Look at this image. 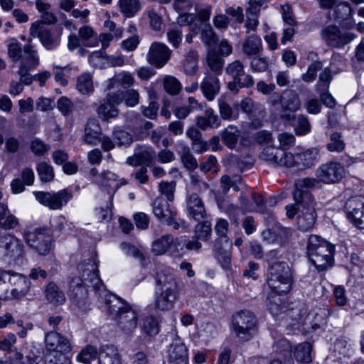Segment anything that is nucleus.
<instances>
[{
  "label": "nucleus",
  "mask_w": 364,
  "mask_h": 364,
  "mask_svg": "<svg viewBox=\"0 0 364 364\" xmlns=\"http://www.w3.org/2000/svg\"><path fill=\"white\" fill-rule=\"evenodd\" d=\"M98 355L97 350L92 346H87L82 349L80 353L77 355V359L78 361L85 364H89L91 360L97 358Z\"/></svg>",
  "instance_id": "bf43d9fd"
},
{
  "label": "nucleus",
  "mask_w": 364,
  "mask_h": 364,
  "mask_svg": "<svg viewBox=\"0 0 364 364\" xmlns=\"http://www.w3.org/2000/svg\"><path fill=\"white\" fill-rule=\"evenodd\" d=\"M176 189V183L173 181H161L159 185V192L166 196L168 201H173L174 199V191Z\"/></svg>",
  "instance_id": "338daca9"
},
{
  "label": "nucleus",
  "mask_w": 364,
  "mask_h": 364,
  "mask_svg": "<svg viewBox=\"0 0 364 364\" xmlns=\"http://www.w3.org/2000/svg\"><path fill=\"white\" fill-rule=\"evenodd\" d=\"M319 159V150L317 148H310L296 154L295 161L304 168L314 166Z\"/></svg>",
  "instance_id": "473e14b6"
},
{
  "label": "nucleus",
  "mask_w": 364,
  "mask_h": 364,
  "mask_svg": "<svg viewBox=\"0 0 364 364\" xmlns=\"http://www.w3.org/2000/svg\"><path fill=\"white\" fill-rule=\"evenodd\" d=\"M0 279L4 283L8 281L14 287L11 291L10 299H20L24 297L31 288V282L26 276L12 271L3 272L0 274Z\"/></svg>",
  "instance_id": "2eb2a0df"
},
{
  "label": "nucleus",
  "mask_w": 364,
  "mask_h": 364,
  "mask_svg": "<svg viewBox=\"0 0 364 364\" xmlns=\"http://www.w3.org/2000/svg\"><path fill=\"white\" fill-rule=\"evenodd\" d=\"M203 108L200 103L193 97H189L187 101L180 106H177L173 109L174 115L180 119H186L190 113L201 110Z\"/></svg>",
  "instance_id": "2f4dec72"
},
{
  "label": "nucleus",
  "mask_w": 364,
  "mask_h": 364,
  "mask_svg": "<svg viewBox=\"0 0 364 364\" xmlns=\"http://www.w3.org/2000/svg\"><path fill=\"white\" fill-rule=\"evenodd\" d=\"M220 80L215 75H207L200 85V89L208 101H213L220 91Z\"/></svg>",
  "instance_id": "c756f323"
},
{
  "label": "nucleus",
  "mask_w": 364,
  "mask_h": 364,
  "mask_svg": "<svg viewBox=\"0 0 364 364\" xmlns=\"http://www.w3.org/2000/svg\"><path fill=\"white\" fill-rule=\"evenodd\" d=\"M214 230L217 235V243H221L225 246L231 245V242L228 237L229 223L227 220L223 218H217Z\"/></svg>",
  "instance_id": "c9c22d12"
},
{
  "label": "nucleus",
  "mask_w": 364,
  "mask_h": 364,
  "mask_svg": "<svg viewBox=\"0 0 364 364\" xmlns=\"http://www.w3.org/2000/svg\"><path fill=\"white\" fill-rule=\"evenodd\" d=\"M168 354L171 363H188V349L179 338L174 339L169 345Z\"/></svg>",
  "instance_id": "bb28decb"
},
{
  "label": "nucleus",
  "mask_w": 364,
  "mask_h": 364,
  "mask_svg": "<svg viewBox=\"0 0 364 364\" xmlns=\"http://www.w3.org/2000/svg\"><path fill=\"white\" fill-rule=\"evenodd\" d=\"M97 269L95 259L85 260L77 266L81 277H75L70 282L68 295L73 303L83 311H87L90 306L88 289L92 288L96 291L104 289Z\"/></svg>",
  "instance_id": "f257e3e1"
},
{
  "label": "nucleus",
  "mask_w": 364,
  "mask_h": 364,
  "mask_svg": "<svg viewBox=\"0 0 364 364\" xmlns=\"http://www.w3.org/2000/svg\"><path fill=\"white\" fill-rule=\"evenodd\" d=\"M19 224L18 219L13 215L7 205H2L0 210V228L8 230L16 228Z\"/></svg>",
  "instance_id": "58836bf2"
},
{
  "label": "nucleus",
  "mask_w": 364,
  "mask_h": 364,
  "mask_svg": "<svg viewBox=\"0 0 364 364\" xmlns=\"http://www.w3.org/2000/svg\"><path fill=\"white\" fill-rule=\"evenodd\" d=\"M8 54L13 61L16 62L22 57L21 44L16 40L12 39L8 44Z\"/></svg>",
  "instance_id": "69168bd1"
},
{
  "label": "nucleus",
  "mask_w": 364,
  "mask_h": 364,
  "mask_svg": "<svg viewBox=\"0 0 364 364\" xmlns=\"http://www.w3.org/2000/svg\"><path fill=\"white\" fill-rule=\"evenodd\" d=\"M183 242L182 237L174 238L171 235H165L152 243V252L156 255H161L170 250L172 253L178 251V247Z\"/></svg>",
  "instance_id": "4be33fe9"
},
{
  "label": "nucleus",
  "mask_w": 364,
  "mask_h": 364,
  "mask_svg": "<svg viewBox=\"0 0 364 364\" xmlns=\"http://www.w3.org/2000/svg\"><path fill=\"white\" fill-rule=\"evenodd\" d=\"M260 158L262 160L286 167H291L295 164V156L291 153L272 146L263 149L260 154Z\"/></svg>",
  "instance_id": "6ab92c4d"
},
{
  "label": "nucleus",
  "mask_w": 364,
  "mask_h": 364,
  "mask_svg": "<svg viewBox=\"0 0 364 364\" xmlns=\"http://www.w3.org/2000/svg\"><path fill=\"white\" fill-rule=\"evenodd\" d=\"M279 100L282 111V118L288 122L291 121L292 116L287 112L294 113L300 109L301 101L298 94L294 90L284 91L282 96L274 94L270 98V103L272 105H275Z\"/></svg>",
  "instance_id": "ddd939ff"
},
{
  "label": "nucleus",
  "mask_w": 364,
  "mask_h": 364,
  "mask_svg": "<svg viewBox=\"0 0 364 364\" xmlns=\"http://www.w3.org/2000/svg\"><path fill=\"white\" fill-rule=\"evenodd\" d=\"M153 213L161 222L166 218H170L171 215H176V211L173 210L168 203L162 197H158L155 199L153 204Z\"/></svg>",
  "instance_id": "7c9ffc66"
},
{
  "label": "nucleus",
  "mask_w": 364,
  "mask_h": 364,
  "mask_svg": "<svg viewBox=\"0 0 364 364\" xmlns=\"http://www.w3.org/2000/svg\"><path fill=\"white\" fill-rule=\"evenodd\" d=\"M47 353L69 352L71 346L67 338L55 331H50L45 337Z\"/></svg>",
  "instance_id": "b1692460"
},
{
  "label": "nucleus",
  "mask_w": 364,
  "mask_h": 364,
  "mask_svg": "<svg viewBox=\"0 0 364 364\" xmlns=\"http://www.w3.org/2000/svg\"><path fill=\"white\" fill-rule=\"evenodd\" d=\"M328 85H318L316 91L319 94L320 100L326 107H333L336 105V100L328 92Z\"/></svg>",
  "instance_id": "13d9d810"
},
{
  "label": "nucleus",
  "mask_w": 364,
  "mask_h": 364,
  "mask_svg": "<svg viewBox=\"0 0 364 364\" xmlns=\"http://www.w3.org/2000/svg\"><path fill=\"white\" fill-rule=\"evenodd\" d=\"M97 184L102 191L107 192L109 194L110 205H112V199L114 193L120 187L118 176L109 171L101 172L96 180Z\"/></svg>",
  "instance_id": "393cba45"
},
{
  "label": "nucleus",
  "mask_w": 364,
  "mask_h": 364,
  "mask_svg": "<svg viewBox=\"0 0 364 364\" xmlns=\"http://www.w3.org/2000/svg\"><path fill=\"white\" fill-rule=\"evenodd\" d=\"M225 73L232 79L228 84V89L232 92H237L241 88H249L254 85L253 77L245 73V66L239 60H235L228 64Z\"/></svg>",
  "instance_id": "6e6552de"
},
{
  "label": "nucleus",
  "mask_w": 364,
  "mask_h": 364,
  "mask_svg": "<svg viewBox=\"0 0 364 364\" xmlns=\"http://www.w3.org/2000/svg\"><path fill=\"white\" fill-rule=\"evenodd\" d=\"M30 34L33 38H39L43 46L47 50H54L60 45V37L52 33L51 28L41 21L31 24Z\"/></svg>",
  "instance_id": "dca6fc26"
},
{
  "label": "nucleus",
  "mask_w": 364,
  "mask_h": 364,
  "mask_svg": "<svg viewBox=\"0 0 364 364\" xmlns=\"http://www.w3.org/2000/svg\"><path fill=\"white\" fill-rule=\"evenodd\" d=\"M78 37L86 47H95L98 46V40L95 37V31L89 26H84L78 31Z\"/></svg>",
  "instance_id": "37998d69"
},
{
  "label": "nucleus",
  "mask_w": 364,
  "mask_h": 364,
  "mask_svg": "<svg viewBox=\"0 0 364 364\" xmlns=\"http://www.w3.org/2000/svg\"><path fill=\"white\" fill-rule=\"evenodd\" d=\"M154 306L159 311H168L173 308L179 299L180 289L172 269L164 267L156 276Z\"/></svg>",
  "instance_id": "7ed1b4c3"
},
{
  "label": "nucleus",
  "mask_w": 364,
  "mask_h": 364,
  "mask_svg": "<svg viewBox=\"0 0 364 364\" xmlns=\"http://www.w3.org/2000/svg\"><path fill=\"white\" fill-rule=\"evenodd\" d=\"M178 151L181 154V161L186 168L193 170L197 168V161L191 153L190 148L188 146L181 145Z\"/></svg>",
  "instance_id": "de8ad7c7"
},
{
  "label": "nucleus",
  "mask_w": 364,
  "mask_h": 364,
  "mask_svg": "<svg viewBox=\"0 0 364 364\" xmlns=\"http://www.w3.org/2000/svg\"><path fill=\"white\" fill-rule=\"evenodd\" d=\"M316 185V180L314 178H304L295 182L293 197L294 200L301 203V209L297 217V225L301 231L311 230L316 220V202L309 191Z\"/></svg>",
  "instance_id": "f03ea898"
},
{
  "label": "nucleus",
  "mask_w": 364,
  "mask_h": 364,
  "mask_svg": "<svg viewBox=\"0 0 364 364\" xmlns=\"http://www.w3.org/2000/svg\"><path fill=\"white\" fill-rule=\"evenodd\" d=\"M77 90L83 95H91L95 91L92 76L89 73H83L80 75L76 81Z\"/></svg>",
  "instance_id": "f704fd0d"
},
{
  "label": "nucleus",
  "mask_w": 364,
  "mask_h": 364,
  "mask_svg": "<svg viewBox=\"0 0 364 364\" xmlns=\"http://www.w3.org/2000/svg\"><path fill=\"white\" fill-rule=\"evenodd\" d=\"M352 9L347 2H340L334 7L332 6L329 11V17L331 19L341 21L346 19L351 15Z\"/></svg>",
  "instance_id": "79ce46f5"
},
{
  "label": "nucleus",
  "mask_w": 364,
  "mask_h": 364,
  "mask_svg": "<svg viewBox=\"0 0 364 364\" xmlns=\"http://www.w3.org/2000/svg\"><path fill=\"white\" fill-rule=\"evenodd\" d=\"M24 238L28 245L41 255H46L50 250L49 230L41 228H26Z\"/></svg>",
  "instance_id": "1a4fd4ad"
},
{
  "label": "nucleus",
  "mask_w": 364,
  "mask_h": 364,
  "mask_svg": "<svg viewBox=\"0 0 364 364\" xmlns=\"http://www.w3.org/2000/svg\"><path fill=\"white\" fill-rule=\"evenodd\" d=\"M242 50L247 57L262 53L263 46L261 38L255 34L247 36L242 44Z\"/></svg>",
  "instance_id": "c85d7f7f"
},
{
  "label": "nucleus",
  "mask_w": 364,
  "mask_h": 364,
  "mask_svg": "<svg viewBox=\"0 0 364 364\" xmlns=\"http://www.w3.org/2000/svg\"><path fill=\"white\" fill-rule=\"evenodd\" d=\"M163 85L165 91L171 95H176L181 89V84L173 76L166 75L163 80Z\"/></svg>",
  "instance_id": "5fc2aeb1"
},
{
  "label": "nucleus",
  "mask_w": 364,
  "mask_h": 364,
  "mask_svg": "<svg viewBox=\"0 0 364 364\" xmlns=\"http://www.w3.org/2000/svg\"><path fill=\"white\" fill-rule=\"evenodd\" d=\"M188 215L196 221H200L207 218V212L203 200L196 193L188 196L186 200Z\"/></svg>",
  "instance_id": "a878e982"
},
{
  "label": "nucleus",
  "mask_w": 364,
  "mask_h": 364,
  "mask_svg": "<svg viewBox=\"0 0 364 364\" xmlns=\"http://www.w3.org/2000/svg\"><path fill=\"white\" fill-rule=\"evenodd\" d=\"M212 228L208 221H204L196 225L194 237L201 241H206L211 237Z\"/></svg>",
  "instance_id": "8fccbe9b"
},
{
  "label": "nucleus",
  "mask_w": 364,
  "mask_h": 364,
  "mask_svg": "<svg viewBox=\"0 0 364 364\" xmlns=\"http://www.w3.org/2000/svg\"><path fill=\"white\" fill-rule=\"evenodd\" d=\"M123 101L122 91L108 92L105 99L101 100L95 111L98 117L104 122H109L117 117L119 111L117 106Z\"/></svg>",
  "instance_id": "9d476101"
},
{
  "label": "nucleus",
  "mask_w": 364,
  "mask_h": 364,
  "mask_svg": "<svg viewBox=\"0 0 364 364\" xmlns=\"http://www.w3.org/2000/svg\"><path fill=\"white\" fill-rule=\"evenodd\" d=\"M155 157V151L149 146L138 145L132 156L127 159V164L130 166L146 165L150 166Z\"/></svg>",
  "instance_id": "5701e85b"
},
{
  "label": "nucleus",
  "mask_w": 364,
  "mask_h": 364,
  "mask_svg": "<svg viewBox=\"0 0 364 364\" xmlns=\"http://www.w3.org/2000/svg\"><path fill=\"white\" fill-rule=\"evenodd\" d=\"M279 294H280L273 291V294H270L267 298V305L269 311L273 315L279 314L283 309L282 299L279 296Z\"/></svg>",
  "instance_id": "052dcab7"
},
{
  "label": "nucleus",
  "mask_w": 364,
  "mask_h": 364,
  "mask_svg": "<svg viewBox=\"0 0 364 364\" xmlns=\"http://www.w3.org/2000/svg\"><path fill=\"white\" fill-rule=\"evenodd\" d=\"M223 142L230 149H234L237 143L239 131L236 127H228L221 134Z\"/></svg>",
  "instance_id": "a18cd8bd"
},
{
  "label": "nucleus",
  "mask_w": 364,
  "mask_h": 364,
  "mask_svg": "<svg viewBox=\"0 0 364 364\" xmlns=\"http://www.w3.org/2000/svg\"><path fill=\"white\" fill-rule=\"evenodd\" d=\"M99 364H122L119 354L114 346L105 345L102 347Z\"/></svg>",
  "instance_id": "72a5a7b5"
},
{
  "label": "nucleus",
  "mask_w": 364,
  "mask_h": 364,
  "mask_svg": "<svg viewBox=\"0 0 364 364\" xmlns=\"http://www.w3.org/2000/svg\"><path fill=\"white\" fill-rule=\"evenodd\" d=\"M346 147V144L342 139L340 133L334 132L331 134L329 142L326 145L328 151L330 152H342Z\"/></svg>",
  "instance_id": "3c124183"
},
{
  "label": "nucleus",
  "mask_w": 364,
  "mask_h": 364,
  "mask_svg": "<svg viewBox=\"0 0 364 364\" xmlns=\"http://www.w3.org/2000/svg\"><path fill=\"white\" fill-rule=\"evenodd\" d=\"M311 124L309 119L304 114H299L296 117V123L295 124V132L297 135H306L311 131Z\"/></svg>",
  "instance_id": "e2e57ef3"
},
{
  "label": "nucleus",
  "mask_w": 364,
  "mask_h": 364,
  "mask_svg": "<svg viewBox=\"0 0 364 364\" xmlns=\"http://www.w3.org/2000/svg\"><path fill=\"white\" fill-rule=\"evenodd\" d=\"M171 50L164 43L154 42L146 55L147 62L156 68H161L170 60Z\"/></svg>",
  "instance_id": "412c9836"
},
{
  "label": "nucleus",
  "mask_w": 364,
  "mask_h": 364,
  "mask_svg": "<svg viewBox=\"0 0 364 364\" xmlns=\"http://www.w3.org/2000/svg\"><path fill=\"white\" fill-rule=\"evenodd\" d=\"M36 170L41 181L48 183L53 181L55 173L51 165L42 161L38 164Z\"/></svg>",
  "instance_id": "09e8293b"
},
{
  "label": "nucleus",
  "mask_w": 364,
  "mask_h": 364,
  "mask_svg": "<svg viewBox=\"0 0 364 364\" xmlns=\"http://www.w3.org/2000/svg\"><path fill=\"white\" fill-rule=\"evenodd\" d=\"M269 59L261 53L254 55L250 62V70L253 73H263L268 70Z\"/></svg>",
  "instance_id": "49530a36"
},
{
  "label": "nucleus",
  "mask_w": 364,
  "mask_h": 364,
  "mask_svg": "<svg viewBox=\"0 0 364 364\" xmlns=\"http://www.w3.org/2000/svg\"><path fill=\"white\" fill-rule=\"evenodd\" d=\"M306 253L318 271H326L334 263L335 246L317 235L309 237Z\"/></svg>",
  "instance_id": "39448f33"
},
{
  "label": "nucleus",
  "mask_w": 364,
  "mask_h": 364,
  "mask_svg": "<svg viewBox=\"0 0 364 364\" xmlns=\"http://www.w3.org/2000/svg\"><path fill=\"white\" fill-rule=\"evenodd\" d=\"M33 195L41 204L51 210H60L73 198L72 192L68 189H63L55 193L36 191L33 192Z\"/></svg>",
  "instance_id": "f8f14e48"
},
{
  "label": "nucleus",
  "mask_w": 364,
  "mask_h": 364,
  "mask_svg": "<svg viewBox=\"0 0 364 364\" xmlns=\"http://www.w3.org/2000/svg\"><path fill=\"white\" fill-rule=\"evenodd\" d=\"M143 330L149 336H154L159 333V323L154 316H147L144 319Z\"/></svg>",
  "instance_id": "0e129e2a"
},
{
  "label": "nucleus",
  "mask_w": 364,
  "mask_h": 364,
  "mask_svg": "<svg viewBox=\"0 0 364 364\" xmlns=\"http://www.w3.org/2000/svg\"><path fill=\"white\" fill-rule=\"evenodd\" d=\"M196 124L201 129L205 130L208 128L219 127L220 119L214 110L209 108L205 112L204 115L197 117Z\"/></svg>",
  "instance_id": "e433bc0d"
},
{
  "label": "nucleus",
  "mask_w": 364,
  "mask_h": 364,
  "mask_svg": "<svg viewBox=\"0 0 364 364\" xmlns=\"http://www.w3.org/2000/svg\"><path fill=\"white\" fill-rule=\"evenodd\" d=\"M118 7L126 18L134 17L141 9L139 0H119Z\"/></svg>",
  "instance_id": "4c0bfd02"
},
{
  "label": "nucleus",
  "mask_w": 364,
  "mask_h": 364,
  "mask_svg": "<svg viewBox=\"0 0 364 364\" xmlns=\"http://www.w3.org/2000/svg\"><path fill=\"white\" fill-rule=\"evenodd\" d=\"M321 36L326 43L331 47L342 48L351 42L355 35L341 31L336 26H328L322 30Z\"/></svg>",
  "instance_id": "a211bd4d"
},
{
  "label": "nucleus",
  "mask_w": 364,
  "mask_h": 364,
  "mask_svg": "<svg viewBox=\"0 0 364 364\" xmlns=\"http://www.w3.org/2000/svg\"><path fill=\"white\" fill-rule=\"evenodd\" d=\"M102 135V129L99 122L95 119H88L83 136L85 143L92 146L97 145L100 143Z\"/></svg>",
  "instance_id": "cd10ccee"
},
{
  "label": "nucleus",
  "mask_w": 364,
  "mask_h": 364,
  "mask_svg": "<svg viewBox=\"0 0 364 364\" xmlns=\"http://www.w3.org/2000/svg\"><path fill=\"white\" fill-rule=\"evenodd\" d=\"M31 38L28 40V44L25 45L23 48L24 56L21 60V65L18 70V75H20V81L26 85H29L32 83L33 80H36L34 76H31L28 72L36 68L39 64V58L37 51L33 49L31 46Z\"/></svg>",
  "instance_id": "9b49d317"
},
{
  "label": "nucleus",
  "mask_w": 364,
  "mask_h": 364,
  "mask_svg": "<svg viewBox=\"0 0 364 364\" xmlns=\"http://www.w3.org/2000/svg\"><path fill=\"white\" fill-rule=\"evenodd\" d=\"M292 276L287 263H274L269 267L267 284L277 294H287L291 289Z\"/></svg>",
  "instance_id": "0eeeda50"
},
{
  "label": "nucleus",
  "mask_w": 364,
  "mask_h": 364,
  "mask_svg": "<svg viewBox=\"0 0 364 364\" xmlns=\"http://www.w3.org/2000/svg\"><path fill=\"white\" fill-rule=\"evenodd\" d=\"M202 41L208 46L217 44L218 38L210 23L205 24L201 32Z\"/></svg>",
  "instance_id": "680f3d73"
},
{
  "label": "nucleus",
  "mask_w": 364,
  "mask_h": 364,
  "mask_svg": "<svg viewBox=\"0 0 364 364\" xmlns=\"http://www.w3.org/2000/svg\"><path fill=\"white\" fill-rule=\"evenodd\" d=\"M311 345L308 342H304L297 345L294 350L295 359L298 362L310 363L311 361Z\"/></svg>",
  "instance_id": "c03bdc74"
},
{
  "label": "nucleus",
  "mask_w": 364,
  "mask_h": 364,
  "mask_svg": "<svg viewBox=\"0 0 364 364\" xmlns=\"http://www.w3.org/2000/svg\"><path fill=\"white\" fill-rule=\"evenodd\" d=\"M65 353H46L45 355L46 364H72L70 358L65 355Z\"/></svg>",
  "instance_id": "6e6d98bb"
},
{
  "label": "nucleus",
  "mask_w": 364,
  "mask_h": 364,
  "mask_svg": "<svg viewBox=\"0 0 364 364\" xmlns=\"http://www.w3.org/2000/svg\"><path fill=\"white\" fill-rule=\"evenodd\" d=\"M345 210L348 220L358 228L364 229V197L349 198L346 203Z\"/></svg>",
  "instance_id": "aec40b11"
},
{
  "label": "nucleus",
  "mask_w": 364,
  "mask_h": 364,
  "mask_svg": "<svg viewBox=\"0 0 364 364\" xmlns=\"http://www.w3.org/2000/svg\"><path fill=\"white\" fill-rule=\"evenodd\" d=\"M108 313L116 321L119 329L125 334L133 333L138 326L139 315L133 306L114 295L105 296Z\"/></svg>",
  "instance_id": "20e7f679"
},
{
  "label": "nucleus",
  "mask_w": 364,
  "mask_h": 364,
  "mask_svg": "<svg viewBox=\"0 0 364 364\" xmlns=\"http://www.w3.org/2000/svg\"><path fill=\"white\" fill-rule=\"evenodd\" d=\"M206 58L210 69L219 74L223 67L224 60L214 50H208Z\"/></svg>",
  "instance_id": "603ef678"
},
{
  "label": "nucleus",
  "mask_w": 364,
  "mask_h": 364,
  "mask_svg": "<svg viewBox=\"0 0 364 364\" xmlns=\"http://www.w3.org/2000/svg\"><path fill=\"white\" fill-rule=\"evenodd\" d=\"M121 249L123 250L125 255L132 256L139 260L141 265L146 264V256L144 254L136 247L127 242L121 244Z\"/></svg>",
  "instance_id": "864d4df0"
},
{
  "label": "nucleus",
  "mask_w": 364,
  "mask_h": 364,
  "mask_svg": "<svg viewBox=\"0 0 364 364\" xmlns=\"http://www.w3.org/2000/svg\"><path fill=\"white\" fill-rule=\"evenodd\" d=\"M134 82V78L133 75L129 72L123 71L116 74L109 80L108 88L112 89L117 87L119 85L124 87H129L132 86Z\"/></svg>",
  "instance_id": "a19ab883"
},
{
  "label": "nucleus",
  "mask_w": 364,
  "mask_h": 364,
  "mask_svg": "<svg viewBox=\"0 0 364 364\" xmlns=\"http://www.w3.org/2000/svg\"><path fill=\"white\" fill-rule=\"evenodd\" d=\"M45 294L47 300L53 304H62L65 301L64 293L54 282H49L46 287Z\"/></svg>",
  "instance_id": "ea45409f"
},
{
  "label": "nucleus",
  "mask_w": 364,
  "mask_h": 364,
  "mask_svg": "<svg viewBox=\"0 0 364 364\" xmlns=\"http://www.w3.org/2000/svg\"><path fill=\"white\" fill-rule=\"evenodd\" d=\"M168 41L174 48H178L183 40V32L181 26L174 27L168 30L166 33Z\"/></svg>",
  "instance_id": "4d7b16f0"
},
{
  "label": "nucleus",
  "mask_w": 364,
  "mask_h": 364,
  "mask_svg": "<svg viewBox=\"0 0 364 364\" xmlns=\"http://www.w3.org/2000/svg\"><path fill=\"white\" fill-rule=\"evenodd\" d=\"M0 248L4 250V255L19 263L24 255V246L22 242L14 235H0Z\"/></svg>",
  "instance_id": "f3484780"
},
{
  "label": "nucleus",
  "mask_w": 364,
  "mask_h": 364,
  "mask_svg": "<svg viewBox=\"0 0 364 364\" xmlns=\"http://www.w3.org/2000/svg\"><path fill=\"white\" fill-rule=\"evenodd\" d=\"M322 68V64L320 61H314L311 63L307 69V71L301 75V79L306 82H313L316 77V73Z\"/></svg>",
  "instance_id": "774afa93"
},
{
  "label": "nucleus",
  "mask_w": 364,
  "mask_h": 364,
  "mask_svg": "<svg viewBox=\"0 0 364 364\" xmlns=\"http://www.w3.org/2000/svg\"><path fill=\"white\" fill-rule=\"evenodd\" d=\"M343 166L336 161H328L320 165L316 170V184L318 181L330 184L338 183L344 177Z\"/></svg>",
  "instance_id": "4468645a"
},
{
  "label": "nucleus",
  "mask_w": 364,
  "mask_h": 364,
  "mask_svg": "<svg viewBox=\"0 0 364 364\" xmlns=\"http://www.w3.org/2000/svg\"><path fill=\"white\" fill-rule=\"evenodd\" d=\"M235 337L242 342L250 341L257 333V319L250 310L242 309L234 313L231 319Z\"/></svg>",
  "instance_id": "423d86ee"
}]
</instances>
